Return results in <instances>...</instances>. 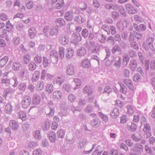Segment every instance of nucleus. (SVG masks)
I'll return each mask as SVG.
<instances>
[{
    "instance_id": "obj_1",
    "label": "nucleus",
    "mask_w": 155,
    "mask_h": 155,
    "mask_svg": "<svg viewBox=\"0 0 155 155\" xmlns=\"http://www.w3.org/2000/svg\"><path fill=\"white\" fill-rule=\"evenodd\" d=\"M43 31L47 37L50 38L51 36L52 37L58 33V28L57 26H54L50 28L49 26H47L44 27Z\"/></svg>"
},
{
    "instance_id": "obj_2",
    "label": "nucleus",
    "mask_w": 155,
    "mask_h": 155,
    "mask_svg": "<svg viewBox=\"0 0 155 155\" xmlns=\"http://www.w3.org/2000/svg\"><path fill=\"white\" fill-rule=\"evenodd\" d=\"M83 92L84 94L87 95V97L90 100L93 99V89L90 86H85L83 88Z\"/></svg>"
},
{
    "instance_id": "obj_3",
    "label": "nucleus",
    "mask_w": 155,
    "mask_h": 155,
    "mask_svg": "<svg viewBox=\"0 0 155 155\" xmlns=\"http://www.w3.org/2000/svg\"><path fill=\"white\" fill-rule=\"evenodd\" d=\"M31 102V99L30 97L28 96H25L22 99L21 104L23 108H26L29 106Z\"/></svg>"
},
{
    "instance_id": "obj_4",
    "label": "nucleus",
    "mask_w": 155,
    "mask_h": 155,
    "mask_svg": "<svg viewBox=\"0 0 155 155\" xmlns=\"http://www.w3.org/2000/svg\"><path fill=\"white\" fill-rule=\"evenodd\" d=\"M50 58L52 62L57 63L58 59V55L55 50L52 51L50 53Z\"/></svg>"
},
{
    "instance_id": "obj_5",
    "label": "nucleus",
    "mask_w": 155,
    "mask_h": 155,
    "mask_svg": "<svg viewBox=\"0 0 155 155\" xmlns=\"http://www.w3.org/2000/svg\"><path fill=\"white\" fill-rule=\"evenodd\" d=\"M59 42L63 45L67 44L69 41L68 36L66 35L63 34L60 36L59 38Z\"/></svg>"
},
{
    "instance_id": "obj_6",
    "label": "nucleus",
    "mask_w": 155,
    "mask_h": 155,
    "mask_svg": "<svg viewBox=\"0 0 155 155\" xmlns=\"http://www.w3.org/2000/svg\"><path fill=\"white\" fill-rule=\"evenodd\" d=\"M66 73L68 75H73L75 74L74 66L72 64H68L66 68Z\"/></svg>"
},
{
    "instance_id": "obj_7",
    "label": "nucleus",
    "mask_w": 155,
    "mask_h": 155,
    "mask_svg": "<svg viewBox=\"0 0 155 155\" xmlns=\"http://www.w3.org/2000/svg\"><path fill=\"white\" fill-rule=\"evenodd\" d=\"M41 101V98L39 95L37 94H33L32 98V103L35 105L39 104Z\"/></svg>"
},
{
    "instance_id": "obj_8",
    "label": "nucleus",
    "mask_w": 155,
    "mask_h": 155,
    "mask_svg": "<svg viewBox=\"0 0 155 155\" xmlns=\"http://www.w3.org/2000/svg\"><path fill=\"white\" fill-rule=\"evenodd\" d=\"M72 39L74 43H78L81 41L82 38L79 33L74 32L72 34Z\"/></svg>"
},
{
    "instance_id": "obj_9",
    "label": "nucleus",
    "mask_w": 155,
    "mask_h": 155,
    "mask_svg": "<svg viewBox=\"0 0 155 155\" xmlns=\"http://www.w3.org/2000/svg\"><path fill=\"white\" fill-rule=\"evenodd\" d=\"M48 137L51 143H54L56 140V134L54 132H48Z\"/></svg>"
},
{
    "instance_id": "obj_10",
    "label": "nucleus",
    "mask_w": 155,
    "mask_h": 155,
    "mask_svg": "<svg viewBox=\"0 0 155 155\" xmlns=\"http://www.w3.org/2000/svg\"><path fill=\"white\" fill-rule=\"evenodd\" d=\"M28 32L29 36L32 39L34 38L36 35V31L34 27L29 28Z\"/></svg>"
},
{
    "instance_id": "obj_11",
    "label": "nucleus",
    "mask_w": 155,
    "mask_h": 155,
    "mask_svg": "<svg viewBox=\"0 0 155 155\" xmlns=\"http://www.w3.org/2000/svg\"><path fill=\"white\" fill-rule=\"evenodd\" d=\"M137 64L135 60H131L129 62V68L132 71H134L136 68Z\"/></svg>"
},
{
    "instance_id": "obj_12",
    "label": "nucleus",
    "mask_w": 155,
    "mask_h": 155,
    "mask_svg": "<svg viewBox=\"0 0 155 155\" xmlns=\"http://www.w3.org/2000/svg\"><path fill=\"white\" fill-rule=\"evenodd\" d=\"M125 6L126 10L129 14H134L137 13V10L131 5L128 4L126 5Z\"/></svg>"
},
{
    "instance_id": "obj_13",
    "label": "nucleus",
    "mask_w": 155,
    "mask_h": 155,
    "mask_svg": "<svg viewBox=\"0 0 155 155\" xmlns=\"http://www.w3.org/2000/svg\"><path fill=\"white\" fill-rule=\"evenodd\" d=\"M124 83L130 90H132L134 88V86L132 81L129 79H124L123 81Z\"/></svg>"
},
{
    "instance_id": "obj_14",
    "label": "nucleus",
    "mask_w": 155,
    "mask_h": 155,
    "mask_svg": "<svg viewBox=\"0 0 155 155\" xmlns=\"http://www.w3.org/2000/svg\"><path fill=\"white\" fill-rule=\"evenodd\" d=\"M101 123L100 120L97 118L93 119L91 122V124L92 126L96 128L98 127L100 125Z\"/></svg>"
},
{
    "instance_id": "obj_15",
    "label": "nucleus",
    "mask_w": 155,
    "mask_h": 155,
    "mask_svg": "<svg viewBox=\"0 0 155 155\" xmlns=\"http://www.w3.org/2000/svg\"><path fill=\"white\" fill-rule=\"evenodd\" d=\"M119 114V109L117 107L114 108L110 113L111 116L113 118H116Z\"/></svg>"
},
{
    "instance_id": "obj_16",
    "label": "nucleus",
    "mask_w": 155,
    "mask_h": 155,
    "mask_svg": "<svg viewBox=\"0 0 155 155\" xmlns=\"http://www.w3.org/2000/svg\"><path fill=\"white\" fill-rule=\"evenodd\" d=\"M9 124L12 128L14 130H16L18 128V124L15 120H11L9 122Z\"/></svg>"
},
{
    "instance_id": "obj_17",
    "label": "nucleus",
    "mask_w": 155,
    "mask_h": 155,
    "mask_svg": "<svg viewBox=\"0 0 155 155\" xmlns=\"http://www.w3.org/2000/svg\"><path fill=\"white\" fill-rule=\"evenodd\" d=\"M81 65L82 67L88 68L90 66L91 64L90 61L88 59L85 58L82 61Z\"/></svg>"
},
{
    "instance_id": "obj_18",
    "label": "nucleus",
    "mask_w": 155,
    "mask_h": 155,
    "mask_svg": "<svg viewBox=\"0 0 155 155\" xmlns=\"http://www.w3.org/2000/svg\"><path fill=\"white\" fill-rule=\"evenodd\" d=\"M73 16V13L71 12H67L65 13L64 17L67 21H70L72 20Z\"/></svg>"
},
{
    "instance_id": "obj_19",
    "label": "nucleus",
    "mask_w": 155,
    "mask_h": 155,
    "mask_svg": "<svg viewBox=\"0 0 155 155\" xmlns=\"http://www.w3.org/2000/svg\"><path fill=\"white\" fill-rule=\"evenodd\" d=\"M131 138L134 141L138 142L141 140L142 136L140 134L136 133L132 135Z\"/></svg>"
},
{
    "instance_id": "obj_20",
    "label": "nucleus",
    "mask_w": 155,
    "mask_h": 155,
    "mask_svg": "<svg viewBox=\"0 0 155 155\" xmlns=\"http://www.w3.org/2000/svg\"><path fill=\"white\" fill-rule=\"evenodd\" d=\"M137 128V127L136 124L133 122L131 123L130 125H127V127L128 130L132 132H135Z\"/></svg>"
},
{
    "instance_id": "obj_21",
    "label": "nucleus",
    "mask_w": 155,
    "mask_h": 155,
    "mask_svg": "<svg viewBox=\"0 0 155 155\" xmlns=\"http://www.w3.org/2000/svg\"><path fill=\"white\" fill-rule=\"evenodd\" d=\"M17 117L18 118L21 119L23 121H25L27 118L25 113L22 110L19 112Z\"/></svg>"
},
{
    "instance_id": "obj_22",
    "label": "nucleus",
    "mask_w": 155,
    "mask_h": 155,
    "mask_svg": "<svg viewBox=\"0 0 155 155\" xmlns=\"http://www.w3.org/2000/svg\"><path fill=\"white\" fill-rule=\"evenodd\" d=\"M55 22L57 26L62 27L65 25V22L64 20L61 18H58L55 20Z\"/></svg>"
},
{
    "instance_id": "obj_23",
    "label": "nucleus",
    "mask_w": 155,
    "mask_h": 155,
    "mask_svg": "<svg viewBox=\"0 0 155 155\" xmlns=\"http://www.w3.org/2000/svg\"><path fill=\"white\" fill-rule=\"evenodd\" d=\"M86 53V51L85 48L83 47H81L77 50V54L78 56H84Z\"/></svg>"
},
{
    "instance_id": "obj_24",
    "label": "nucleus",
    "mask_w": 155,
    "mask_h": 155,
    "mask_svg": "<svg viewBox=\"0 0 155 155\" xmlns=\"http://www.w3.org/2000/svg\"><path fill=\"white\" fill-rule=\"evenodd\" d=\"M8 58L7 56H5L0 60V66L2 68L6 64L8 61Z\"/></svg>"
},
{
    "instance_id": "obj_25",
    "label": "nucleus",
    "mask_w": 155,
    "mask_h": 155,
    "mask_svg": "<svg viewBox=\"0 0 155 155\" xmlns=\"http://www.w3.org/2000/svg\"><path fill=\"white\" fill-rule=\"evenodd\" d=\"M33 136L37 139L40 140L41 138L40 130H37L34 131L33 132Z\"/></svg>"
},
{
    "instance_id": "obj_26",
    "label": "nucleus",
    "mask_w": 155,
    "mask_h": 155,
    "mask_svg": "<svg viewBox=\"0 0 155 155\" xmlns=\"http://www.w3.org/2000/svg\"><path fill=\"white\" fill-rule=\"evenodd\" d=\"M5 110L7 114H10L13 110V108L10 103H7L5 107Z\"/></svg>"
},
{
    "instance_id": "obj_27",
    "label": "nucleus",
    "mask_w": 155,
    "mask_h": 155,
    "mask_svg": "<svg viewBox=\"0 0 155 155\" xmlns=\"http://www.w3.org/2000/svg\"><path fill=\"white\" fill-rule=\"evenodd\" d=\"M62 94L59 91H55L53 93V97L55 99H60L62 96Z\"/></svg>"
},
{
    "instance_id": "obj_28",
    "label": "nucleus",
    "mask_w": 155,
    "mask_h": 155,
    "mask_svg": "<svg viewBox=\"0 0 155 155\" xmlns=\"http://www.w3.org/2000/svg\"><path fill=\"white\" fill-rule=\"evenodd\" d=\"M50 123L48 120H46L42 125V127L44 130H48L50 126Z\"/></svg>"
},
{
    "instance_id": "obj_29",
    "label": "nucleus",
    "mask_w": 155,
    "mask_h": 155,
    "mask_svg": "<svg viewBox=\"0 0 155 155\" xmlns=\"http://www.w3.org/2000/svg\"><path fill=\"white\" fill-rule=\"evenodd\" d=\"M74 54V51L71 48H68L67 50V52L66 54V56L68 59L72 57Z\"/></svg>"
},
{
    "instance_id": "obj_30",
    "label": "nucleus",
    "mask_w": 155,
    "mask_h": 155,
    "mask_svg": "<svg viewBox=\"0 0 155 155\" xmlns=\"http://www.w3.org/2000/svg\"><path fill=\"white\" fill-rule=\"evenodd\" d=\"M28 67L30 71H33L36 69L37 67V66L35 63L31 61L28 64Z\"/></svg>"
},
{
    "instance_id": "obj_31",
    "label": "nucleus",
    "mask_w": 155,
    "mask_h": 155,
    "mask_svg": "<svg viewBox=\"0 0 155 155\" xmlns=\"http://www.w3.org/2000/svg\"><path fill=\"white\" fill-rule=\"evenodd\" d=\"M21 67V64L19 62H15L13 63L12 68L15 71H18L19 68Z\"/></svg>"
},
{
    "instance_id": "obj_32",
    "label": "nucleus",
    "mask_w": 155,
    "mask_h": 155,
    "mask_svg": "<svg viewBox=\"0 0 155 155\" xmlns=\"http://www.w3.org/2000/svg\"><path fill=\"white\" fill-rule=\"evenodd\" d=\"M35 63L38 64H40L42 61V58L38 54L36 55L34 58Z\"/></svg>"
},
{
    "instance_id": "obj_33",
    "label": "nucleus",
    "mask_w": 155,
    "mask_h": 155,
    "mask_svg": "<svg viewBox=\"0 0 155 155\" xmlns=\"http://www.w3.org/2000/svg\"><path fill=\"white\" fill-rule=\"evenodd\" d=\"M107 43L110 45L113 46L115 43V41L113 37L111 36H109L107 40Z\"/></svg>"
},
{
    "instance_id": "obj_34",
    "label": "nucleus",
    "mask_w": 155,
    "mask_h": 155,
    "mask_svg": "<svg viewBox=\"0 0 155 155\" xmlns=\"http://www.w3.org/2000/svg\"><path fill=\"white\" fill-rule=\"evenodd\" d=\"M65 133L64 130L61 129L58 130L57 132V135L58 138L63 139L64 138Z\"/></svg>"
},
{
    "instance_id": "obj_35",
    "label": "nucleus",
    "mask_w": 155,
    "mask_h": 155,
    "mask_svg": "<svg viewBox=\"0 0 155 155\" xmlns=\"http://www.w3.org/2000/svg\"><path fill=\"white\" fill-rule=\"evenodd\" d=\"M54 108H48L45 111V113L49 117L52 116L54 114Z\"/></svg>"
},
{
    "instance_id": "obj_36",
    "label": "nucleus",
    "mask_w": 155,
    "mask_h": 155,
    "mask_svg": "<svg viewBox=\"0 0 155 155\" xmlns=\"http://www.w3.org/2000/svg\"><path fill=\"white\" fill-rule=\"evenodd\" d=\"M118 84L120 85V92L123 94L126 93L127 91V87L122 83L119 82Z\"/></svg>"
},
{
    "instance_id": "obj_37",
    "label": "nucleus",
    "mask_w": 155,
    "mask_h": 155,
    "mask_svg": "<svg viewBox=\"0 0 155 155\" xmlns=\"http://www.w3.org/2000/svg\"><path fill=\"white\" fill-rule=\"evenodd\" d=\"M144 149L146 152L148 154L152 155L153 153V151L148 144H146L144 146Z\"/></svg>"
},
{
    "instance_id": "obj_38",
    "label": "nucleus",
    "mask_w": 155,
    "mask_h": 155,
    "mask_svg": "<svg viewBox=\"0 0 155 155\" xmlns=\"http://www.w3.org/2000/svg\"><path fill=\"white\" fill-rule=\"evenodd\" d=\"M40 73L38 71H36L33 74L32 76V80L33 81H36L38 80L39 78Z\"/></svg>"
},
{
    "instance_id": "obj_39",
    "label": "nucleus",
    "mask_w": 155,
    "mask_h": 155,
    "mask_svg": "<svg viewBox=\"0 0 155 155\" xmlns=\"http://www.w3.org/2000/svg\"><path fill=\"white\" fill-rule=\"evenodd\" d=\"M121 49L120 47L117 45H115L113 47L111 50V52L113 54H115L116 52H120Z\"/></svg>"
},
{
    "instance_id": "obj_40",
    "label": "nucleus",
    "mask_w": 155,
    "mask_h": 155,
    "mask_svg": "<svg viewBox=\"0 0 155 155\" xmlns=\"http://www.w3.org/2000/svg\"><path fill=\"white\" fill-rule=\"evenodd\" d=\"M59 58L61 59L63 58L64 55V48L62 46L59 47Z\"/></svg>"
},
{
    "instance_id": "obj_41",
    "label": "nucleus",
    "mask_w": 155,
    "mask_h": 155,
    "mask_svg": "<svg viewBox=\"0 0 155 155\" xmlns=\"http://www.w3.org/2000/svg\"><path fill=\"white\" fill-rule=\"evenodd\" d=\"M31 60V56L28 54H25L23 57V61L25 64H27Z\"/></svg>"
},
{
    "instance_id": "obj_42",
    "label": "nucleus",
    "mask_w": 155,
    "mask_h": 155,
    "mask_svg": "<svg viewBox=\"0 0 155 155\" xmlns=\"http://www.w3.org/2000/svg\"><path fill=\"white\" fill-rule=\"evenodd\" d=\"M132 150L134 152H135L140 154H141L143 152V149L140 147L137 148L134 147L132 149Z\"/></svg>"
},
{
    "instance_id": "obj_43",
    "label": "nucleus",
    "mask_w": 155,
    "mask_h": 155,
    "mask_svg": "<svg viewBox=\"0 0 155 155\" xmlns=\"http://www.w3.org/2000/svg\"><path fill=\"white\" fill-rule=\"evenodd\" d=\"M101 29L107 33V35H109L110 34V27L107 25H103L101 27Z\"/></svg>"
},
{
    "instance_id": "obj_44",
    "label": "nucleus",
    "mask_w": 155,
    "mask_h": 155,
    "mask_svg": "<svg viewBox=\"0 0 155 155\" xmlns=\"http://www.w3.org/2000/svg\"><path fill=\"white\" fill-rule=\"evenodd\" d=\"M63 89L67 92H70L71 90V86L70 84H64L62 86Z\"/></svg>"
},
{
    "instance_id": "obj_45",
    "label": "nucleus",
    "mask_w": 155,
    "mask_h": 155,
    "mask_svg": "<svg viewBox=\"0 0 155 155\" xmlns=\"http://www.w3.org/2000/svg\"><path fill=\"white\" fill-rule=\"evenodd\" d=\"M26 88V84L25 83H21L18 85V89L20 91H24Z\"/></svg>"
},
{
    "instance_id": "obj_46",
    "label": "nucleus",
    "mask_w": 155,
    "mask_h": 155,
    "mask_svg": "<svg viewBox=\"0 0 155 155\" xmlns=\"http://www.w3.org/2000/svg\"><path fill=\"white\" fill-rule=\"evenodd\" d=\"M20 38L17 37L14 38L12 40V42L14 45L16 47L18 46L20 43Z\"/></svg>"
},
{
    "instance_id": "obj_47",
    "label": "nucleus",
    "mask_w": 155,
    "mask_h": 155,
    "mask_svg": "<svg viewBox=\"0 0 155 155\" xmlns=\"http://www.w3.org/2000/svg\"><path fill=\"white\" fill-rule=\"evenodd\" d=\"M107 37L103 34L99 35L98 38L99 41L101 43H104L106 40Z\"/></svg>"
},
{
    "instance_id": "obj_48",
    "label": "nucleus",
    "mask_w": 155,
    "mask_h": 155,
    "mask_svg": "<svg viewBox=\"0 0 155 155\" xmlns=\"http://www.w3.org/2000/svg\"><path fill=\"white\" fill-rule=\"evenodd\" d=\"M53 90L52 84H48L47 85L46 87V91L49 94L51 93Z\"/></svg>"
},
{
    "instance_id": "obj_49",
    "label": "nucleus",
    "mask_w": 155,
    "mask_h": 155,
    "mask_svg": "<svg viewBox=\"0 0 155 155\" xmlns=\"http://www.w3.org/2000/svg\"><path fill=\"white\" fill-rule=\"evenodd\" d=\"M74 20L79 24H81L83 22L84 20L81 15L76 16L74 18Z\"/></svg>"
},
{
    "instance_id": "obj_50",
    "label": "nucleus",
    "mask_w": 155,
    "mask_h": 155,
    "mask_svg": "<svg viewBox=\"0 0 155 155\" xmlns=\"http://www.w3.org/2000/svg\"><path fill=\"white\" fill-rule=\"evenodd\" d=\"M101 147L99 146H97L95 150L93 152V155H100L102 151H100L99 150Z\"/></svg>"
},
{
    "instance_id": "obj_51",
    "label": "nucleus",
    "mask_w": 155,
    "mask_h": 155,
    "mask_svg": "<svg viewBox=\"0 0 155 155\" xmlns=\"http://www.w3.org/2000/svg\"><path fill=\"white\" fill-rule=\"evenodd\" d=\"M127 114L130 115H132L134 113V110L132 107L129 105L127 106Z\"/></svg>"
},
{
    "instance_id": "obj_52",
    "label": "nucleus",
    "mask_w": 155,
    "mask_h": 155,
    "mask_svg": "<svg viewBox=\"0 0 155 155\" xmlns=\"http://www.w3.org/2000/svg\"><path fill=\"white\" fill-rule=\"evenodd\" d=\"M43 63L44 66L45 68H46L50 64L49 61L46 57H43Z\"/></svg>"
},
{
    "instance_id": "obj_53",
    "label": "nucleus",
    "mask_w": 155,
    "mask_h": 155,
    "mask_svg": "<svg viewBox=\"0 0 155 155\" xmlns=\"http://www.w3.org/2000/svg\"><path fill=\"white\" fill-rule=\"evenodd\" d=\"M82 36L84 38H86L88 35V31L86 28L83 29L81 31Z\"/></svg>"
},
{
    "instance_id": "obj_54",
    "label": "nucleus",
    "mask_w": 155,
    "mask_h": 155,
    "mask_svg": "<svg viewBox=\"0 0 155 155\" xmlns=\"http://www.w3.org/2000/svg\"><path fill=\"white\" fill-rule=\"evenodd\" d=\"M118 10L121 15H122L124 16H126L127 14L126 13L125 11L124 8L122 6H120L119 7Z\"/></svg>"
},
{
    "instance_id": "obj_55",
    "label": "nucleus",
    "mask_w": 155,
    "mask_h": 155,
    "mask_svg": "<svg viewBox=\"0 0 155 155\" xmlns=\"http://www.w3.org/2000/svg\"><path fill=\"white\" fill-rule=\"evenodd\" d=\"M112 92L111 88L109 86H107L104 88L103 92L101 93L110 94Z\"/></svg>"
},
{
    "instance_id": "obj_56",
    "label": "nucleus",
    "mask_w": 155,
    "mask_h": 155,
    "mask_svg": "<svg viewBox=\"0 0 155 155\" xmlns=\"http://www.w3.org/2000/svg\"><path fill=\"white\" fill-rule=\"evenodd\" d=\"M13 25H12L9 21H8L6 24V28L7 31H10L13 28Z\"/></svg>"
},
{
    "instance_id": "obj_57",
    "label": "nucleus",
    "mask_w": 155,
    "mask_h": 155,
    "mask_svg": "<svg viewBox=\"0 0 155 155\" xmlns=\"http://www.w3.org/2000/svg\"><path fill=\"white\" fill-rule=\"evenodd\" d=\"M121 61L122 60L121 58L119 57L118 59L116 61L115 63H114V66L117 68H119L121 64Z\"/></svg>"
},
{
    "instance_id": "obj_58",
    "label": "nucleus",
    "mask_w": 155,
    "mask_h": 155,
    "mask_svg": "<svg viewBox=\"0 0 155 155\" xmlns=\"http://www.w3.org/2000/svg\"><path fill=\"white\" fill-rule=\"evenodd\" d=\"M2 84H5V85L7 86H9L10 84L9 79H8L7 78L2 79Z\"/></svg>"
},
{
    "instance_id": "obj_59",
    "label": "nucleus",
    "mask_w": 155,
    "mask_h": 155,
    "mask_svg": "<svg viewBox=\"0 0 155 155\" xmlns=\"http://www.w3.org/2000/svg\"><path fill=\"white\" fill-rule=\"evenodd\" d=\"M150 62L149 60H145L144 61V68L147 71L149 70L150 67Z\"/></svg>"
},
{
    "instance_id": "obj_60",
    "label": "nucleus",
    "mask_w": 155,
    "mask_h": 155,
    "mask_svg": "<svg viewBox=\"0 0 155 155\" xmlns=\"http://www.w3.org/2000/svg\"><path fill=\"white\" fill-rule=\"evenodd\" d=\"M68 99L71 102H73L76 99V97L75 94H71L68 96Z\"/></svg>"
},
{
    "instance_id": "obj_61",
    "label": "nucleus",
    "mask_w": 155,
    "mask_h": 155,
    "mask_svg": "<svg viewBox=\"0 0 155 155\" xmlns=\"http://www.w3.org/2000/svg\"><path fill=\"white\" fill-rule=\"evenodd\" d=\"M79 105L82 107H83L86 104V102L84 98H81L79 100Z\"/></svg>"
},
{
    "instance_id": "obj_62",
    "label": "nucleus",
    "mask_w": 155,
    "mask_h": 155,
    "mask_svg": "<svg viewBox=\"0 0 155 155\" xmlns=\"http://www.w3.org/2000/svg\"><path fill=\"white\" fill-rule=\"evenodd\" d=\"M64 81V79L60 77L57 78L55 81V82L59 85H61Z\"/></svg>"
},
{
    "instance_id": "obj_63",
    "label": "nucleus",
    "mask_w": 155,
    "mask_h": 155,
    "mask_svg": "<svg viewBox=\"0 0 155 155\" xmlns=\"http://www.w3.org/2000/svg\"><path fill=\"white\" fill-rule=\"evenodd\" d=\"M129 74L130 71L129 70L125 69L124 70L123 73V75L124 77L125 78H128L129 77Z\"/></svg>"
},
{
    "instance_id": "obj_64",
    "label": "nucleus",
    "mask_w": 155,
    "mask_h": 155,
    "mask_svg": "<svg viewBox=\"0 0 155 155\" xmlns=\"http://www.w3.org/2000/svg\"><path fill=\"white\" fill-rule=\"evenodd\" d=\"M25 70L24 69L21 70L18 73L19 77L22 79L25 76Z\"/></svg>"
}]
</instances>
